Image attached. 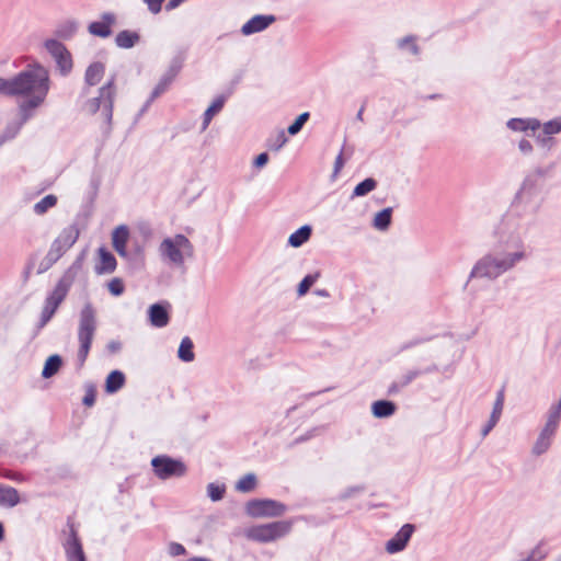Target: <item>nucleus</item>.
<instances>
[{
  "label": "nucleus",
  "mask_w": 561,
  "mask_h": 561,
  "mask_svg": "<svg viewBox=\"0 0 561 561\" xmlns=\"http://www.w3.org/2000/svg\"><path fill=\"white\" fill-rule=\"evenodd\" d=\"M169 551L173 557L183 556L186 552L185 548L178 542H172L169 547Z\"/></svg>",
  "instance_id": "obj_44"
},
{
  "label": "nucleus",
  "mask_w": 561,
  "mask_h": 561,
  "mask_svg": "<svg viewBox=\"0 0 561 561\" xmlns=\"http://www.w3.org/2000/svg\"><path fill=\"white\" fill-rule=\"evenodd\" d=\"M495 402H497V405H504V391L501 390L499 393H497V398L495 400Z\"/></svg>",
  "instance_id": "obj_52"
},
{
  "label": "nucleus",
  "mask_w": 561,
  "mask_h": 561,
  "mask_svg": "<svg viewBox=\"0 0 561 561\" xmlns=\"http://www.w3.org/2000/svg\"><path fill=\"white\" fill-rule=\"evenodd\" d=\"M128 240H129V230H128L127 226L122 225V226L116 227L113 230L112 244H113V248L115 249V251L121 256L127 255L126 247H127Z\"/></svg>",
  "instance_id": "obj_15"
},
{
  "label": "nucleus",
  "mask_w": 561,
  "mask_h": 561,
  "mask_svg": "<svg viewBox=\"0 0 561 561\" xmlns=\"http://www.w3.org/2000/svg\"><path fill=\"white\" fill-rule=\"evenodd\" d=\"M164 0H144V2L148 5V9L157 14L161 11V4Z\"/></svg>",
  "instance_id": "obj_43"
},
{
  "label": "nucleus",
  "mask_w": 561,
  "mask_h": 561,
  "mask_svg": "<svg viewBox=\"0 0 561 561\" xmlns=\"http://www.w3.org/2000/svg\"><path fill=\"white\" fill-rule=\"evenodd\" d=\"M319 276H320L319 273L305 276L298 285V288H297L298 296L306 295L308 293V290L310 289V287L317 282Z\"/></svg>",
  "instance_id": "obj_33"
},
{
  "label": "nucleus",
  "mask_w": 561,
  "mask_h": 561,
  "mask_svg": "<svg viewBox=\"0 0 561 561\" xmlns=\"http://www.w3.org/2000/svg\"><path fill=\"white\" fill-rule=\"evenodd\" d=\"M291 529V523L286 520L273 522L264 525L253 526L248 529L249 539L270 542L287 535Z\"/></svg>",
  "instance_id": "obj_5"
},
{
  "label": "nucleus",
  "mask_w": 561,
  "mask_h": 561,
  "mask_svg": "<svg viewBox=\"0 0 561 561\" xmlns=\"http://www.w3.org/2000/svg\"><path fill=\"white\" fill-rule=\"evenodd\" d=\"M49 90L48 72L41 66H32L13 78V96H28L23 108H34L45 100Z\"/></svg>",
  "instance_id": "obj_1"
},
{
  "label": "nucleus",
  "mask_w": 561,
  "mask_h": 561,
  "mask_svg": "<svg viewBox=\"0 0 561 561\" xmlns=\"http://www.w3.org/2000/svg\"><path fill=\"white\" fill-rule=\"evenodd\" d=\"M161 255L175 265H183L185 257H192L194 247L184 234L165 238L160 244Z\"/></svg>",
  "instance_id": "obj_4"
},
{
  "label": "nucleus",
  "mask_w": 561,
  "mask_h": 561,
  "mask_svg": "<svg viewBox=\"0 0 561 561\" xmlns=\"http://www.w3.org/2000/svg\"><path fill=\"white\" fill-rule=\"evenodd\" d=\"M344 165V161H343V158H342V153H340L336 159H335V163H334V173H339L341 171V169L343 168Z\"/></svg>",
  "instance_id": "obj_48"
},
{
  "label": "nucleus",
  "mask_w": 561,
  "mask_h": 561,
  "mask_svg": "<svg viewBox=\"0 0 561 561\" xmlns=\"http://www.w3.org/2000/svg\"><path fill=\"white\" fill-rule=\"evenodd\" d=\"M99 264L95 267L98 274L113 273L116 270L117 262L115 256L105 248H100L98 251Z\"/></svg>",
  "instance_id": "obj_16"
},
{
  "label": "nucleus",
  "mask_w": 561,
  "mask_h": 561,
  "mask_svg": "<svg viewBox=\"0 0 561 561\" xmlns=\"http://www.w3.org/2000/svg\"><path fill=\"white\" fill-rule=\"evenodd\" d=\"M376 185L377 182L374 179L368 178L355 186L353 196H364L375 190Z\"/></svg>",
  "instance_id": "obj_31"
},
{
  "label": "nucleus",
  "mask_w": 561,
  "mask_h": 561,
  "mask_svg": "<svg viewBox=\"0 0 561 561\" xmlns=\"http://www.w3.org/2000/svg\"><path fill=\"white\" fill-rule=\"evenodd\" d=\"M224 104H225V98L224 96H219L205 111V113H204V122H203V130H205L208 127V125L211 122L213 117L222 110Z\"/></svg>",
  "instance_id": "obj_25"
},
{
  "label": "nucleus",
  "mask_w": 561,
  "mask_h": 561,
  "mask_svg": "<svg viewBox=\"0 0 561 561\" xmlns=\"http://www.w3.org/2000/svg\"><path fill=\"white\" fill-rule=\"evenodd\" d=\"M548 556V550L543 545L536 546L528 557L523 561H542Z\"/></svg>",
  "instance_id": "obj_34"
},
{
  "label": "nucleus",
  "mask_w": 561,
  "mask_h": 561,
  "mask_svg": "<svg viewBox=\"0 0 561 561\" xmlns=\"http://www.w3.org/2000/svg\"><path fill=\"white\" fill-rule=\"evenodd\" d=\"M173 77L172 76H165L163 77L159 83L156 85V88L152 91V98H158L163 92L168 90L170 84L172 83Z\"/></svg>",
  "instance_id": "obj_38"
},
{
  "label": "nucleus",
  "mask_w": 561,
  "mask_h": 561,
  "mask_svg": "<svg viewBox=\"0 0 561 561\" xmlns=\"http://www.w3.org/2000/svg\"><path fill=\"white\" fill-rule=\"evenodd\" d=\"M79 231L71 226L61 231V233L53 242L47 259L50 264L55 263L64 253H66L77 241Z\"/></svg>",
  "instance_id": "obj_9"
},
{
  "label": "nucleus",
  "mask_w": 561,
  "mask_h": 561,
  "mask_svg": "<svg viewBox=\"0 0 561 561\" xmlns=\"http://www.w3.org/2000/svg\"><path fill=\"white\" fill-rule=\"evenodd\" d=\"M62 364L61 357L59 355H51L49 356L44 365L42 376L44 378H50L55 374L58 373Z\"/></svg>",
  "instance_id": "obj_24"
},
{
  "label": "nucleus",
  "mask_w": 561,
  "mask_h": 561,
  "mask_svg": "<svg viewBox=\"0 0 561 561\" xmlns=\"http://www.w3.org/2000/svg\"><path fill=\"white\" fill-rule=\"evenodd\" d=\"M139 41V35L131 31H122L116 35L115 42L118 47L130 48Z\"/></svg>",
  "instance_id": "obj_23"
},
{
  "label": "nucleus",
  "mask_w": 561,
  "mask_h": 561,
  "mask_svg": "<svg viewBox=\"0 0 561 561\" xmlns=\"http://www.w3.org/2000/svg\"><path fill=\"white\" fill-rule=\"evenodd\" d=\"M116 95V85L114 78L108 80L99 90V95L88 100L82 105V111L89 115H93L101 111L105 122L110 125L113 117L114 100Z\"/></svg>",
  "instance_id": "obj_3"
},
{
  "label": "nucleus",
  "mask_w": 561,
  "mask_h": 561,
  "mask_svg": "<svg viewBox=\"0 0 561 561\" xmlns=\"http://www.w3.org/2000/svg\"><path fill=\"white\" fill-rule=\"evenodd\" d=\"M65 551L68 561H85L82 545L73 528H71L70 536L65 543Z\"/></svg>",
  "instance_id": "obj_12"
},
{
  "label": "nucleus",
  "mask_w": 561,
  "mask_h": 561,
  "mask_svg": "<svg viewBox=\"0 0 561 561\" xmlns=\"http://www.w3.org/2000/svg\"><path fill=\"white\" fill-rule=\"evenodd\" d=\"M20 502L21 497L16 489L0 484V506L14 507Z\"/></svg>",
  "instance_id": "obj_17"
},
{
  "label": "nucleus",
  "mask_w": 561,
  "mask_h": 561,
  "mask_svg": "<svg viewBox=\"0 0 561 561\" xmlns=\"http://www.w3.org/2000/svg\"><path fill=\"white\" fill-rule=\"evenodd\" d=\"M519 149L525 152V153H528L531 151L533 149V146L528 141V140H525L523 139L520 142H519Z\"/></svg>",
  "instance_id": "obj_47"
},
{
  "label": "nucleus",
  "mask_w": 561,
  "mask_h": 561,
  "mask_svg": "<svg viewBox=\"0 0 561 561\" xmlns=\"http://www.w3.org/2000/svg\"><path fill=\"white\" fill-rule=\"evenodd\" d=\"M57 204V197L53 194L46 195L34 205V211L37 215H44L48 209Z\"/></svg>",
  "instance_id": "obj_28"
},
{
  "label": "nucleus",
  "mask_w": 561,
  "mask_h": 561,
  "mask_svg": "<svg viewBox=\"0 0 561 561\" xmlns=\"http://www.w3.org/2000/svg\"><path fill=\"white\" fill-rule=\"evenodd\" d=\"M391 208H385L377 213L374 218V226L379 230H385L391 222Z\"/></svg>",
  "instance_id": "obj_29"
},
{
  "label": "nucleus",
  "mask_w": 561,
  "mask_h": 561,
  "mask_svg": "<svg viewBox=\"0 0 561 561\" xmlns=\"http://www.w3.org/2000/svg\"><path fill=\"white\" fill-rule=\"evenodd\" d=\"M125 385V375L119 370H113L106 378L105 390L108 393L118 391Z\"/></svg>",
  "instance_id": "obj_22"
},
{
  "label": "nucleus",
  "mask_w": 561,
  "mask_h": 561,
  "mask_svg": "<svg viewBox=\"0 0 561 561\" xmlns=\"http://www.w3.org/2000/svg\"><path fill=\"white\" fill-rule=\"evenodd\" d=\"M4 538V528L3 525L0 523V541Z\"/></svg>",
  "instance_id": "obj_54"
},
{
  "label": "nucleus",
  "mask_w": 561,
  "mask_h": 561,
  "mask_svg": "<svg viewBox=\"0 0 561 561\" xmlns=\"http://www.w3.org/2000/svg\"><path fill=\"white\" fill-rule=\"evenodd\" d=\"M267 161H268V156H267V153L263 152L256 157L254 164L257 168H262L263 165H265L267 163Z\"/></svg>",
  "instance_id": "obj_46"
},
{
  "label": "nucleus",
  "mask_w": 561,
  "mask_h": 561,
  "mask_svg": "<svg viewBox=\"0 0 561 561\" xmlns=\"http://www.w3.org/2000/svg\"><path fill=\"white\" fill-rule=\"evenodd\" d=\"M274 21L273 15H255L243 24L241 32L244 35L257 33L268 27Z\"/></svg>",
  "instance_id": "obj_14"
},
{
  "label": "nucleus",
  "mask_w": 561,
  "mask_h": 561,
  "mask_svg": "<svg viewBox=\"0 0 561 561\" xmlns=\"http://www.w3.org/2000/svg\"><path fill=\"white\" fill-rule=\"evenodd\" d=\"M309 113L308 112H305L302 114H300L296 121L288 127V133L290 135H296L298 134L302 126L305 125V123L309 119Z\"/></svg>",
  "instance_id": "obj_36"
},
{
  "label": "nucleus",
  "mask_w": 561,
  "mask_h": 561,
  "mask_svg": "<svg viewBox=\"0 0 561 561\" xmlns=\"http://www.w3.org/2000/svg\"><path fill=\"white\" fill-rule=\"evenodd\" d=\"M284 504L274 500H254L248 503L247 511L253 517H276L284 514Z\"/></svg>",
  "instance_id": "obj_10"
},
{
  "label": "nucleus",
  "mask_w": 561,
  "mask_h": 561,
  "mask_svg": "<svg viewBox=\"0 0 561 561\" xmlns=\"http://www.w3.org/2000/svg\"><path fill=\"white\" fill-rule=\"evenodd\" d=\"M194 344L188 336L182 339L178 355L183 362H192L195 357L193 352Z\"/></svg>",
  "instance_id": "obj_27"
},
{
  "label": "nucleus",
  "mask_w": 561,
  "mask_h": 561,
  "mask_svg": "<svg viewBox=\"0 0 561 561\" xmlns=\"http://www.w3.org/2000/svg\"><path fill=\"white\" fill-rule=\"evenodd\" d=\"M60 71L62 75H67L70 72L72 68V59L71 55L68 50L64 51L61 55L55 58Z\"/></svg>",
  "instance_id": "obj_32"
},
{
  "label": "nucleus",
  "mask_w": 561,
  "mask_h": 561,
  "mask_svg": "<svg viewBox=\"0 0 561 561\" xmlns=\"http://www.w3.org/2000/svg\"><path fill=\"white\" fill-rule=\"evenodd\" d=\"M286 141H287V139L285 137L284 131H280L277 135V145L275 146V150H278L279 148H282L285 145Z\"/></svg>",
  "instance_id": "obj_49"
},
{
  "label": "nucleus",
  "mask_w": 561,
  "mask_h": 561,
  "mask_svg": "<svg viewBox=\"0 0 561 561\" xmlns=\"http://www.w3.org/2000/svg\"><path fill=\"white\" fill-rule=\"evenodd\" d=\"M543 131L546 135H556L561 131V118H556L547 122L543 125Z\"/></svg>",
  "instance_id": "obj_40"
},
{
  "label": "nucleus",
  "mask_w": 561,
  "mask_h": 561,
  "mask_svg": "<svg viewBox=\"0 0 561 561\" xmlns=\"http://www.w3.org/2000/svg\"><path fill=\"white\" fill-rule=\"evenodd\" d=\"M553 561H561V556L558 559L553 560Z\"/></svg>",
  "instance_id": "obj_55"
},
{
  "label": "nucleus",
  "mask_w": 561,
  "mask_h": 561,
  "mask_svg": "<svg viewBox=\"0 0 561 561\" xmlns=\"http://www.w3.org/2000/svg\"><path fill=\"white\" fill-rule=\"evenodd\" d=\"M70 284L66 282L65 279H60L57 285L55 286L51 294L46 298L42 314H41V323L39 328L45 327L49 320L53 318L55 312L57 311L60 304L65 300L68 291H69Z\"/></svg>",
  "instance_id": "obj_8"
},
{
  "label": "nucleus",
  "mask_w": 561,
  "mask_h": 561,
  "mask_svg": "<svg viewBox=\"0 0 561 561\" xmlns=\"http://www.w3.org/2000/svg\"><path fill=\"white\" fill-rule=\"evenodd\" d=\"M114 23V14L105 13L100 21H94L89 25V32L94 36L108 37L112 34V25Z\"/></svg>",
  "instance_id": "obj_13"
},
{
  "label": "nucleus",
  "mask_w": 561,
  "mask_h": 561,
  "mask_svg": "<svg viewBox=\"0 0 561 561\" xmlns=\"http://www.w3.org/2000/svg\"><path fill=\"white\" fill-rule=\"evenodd\" d=\"M311 236V228L309 226H302L297 231L290 234L288 239V243L294 247L298 248L301 244H304L306 241L309 240Z\"/></svg>",
  "instance_id": "obj_26"
},
{
  "label": "nucleus",
  "mask_w": 561,
  "mask_h": 561,
  "mask_svg": "<svg viewBox=\"0 0 561 561\" xmlns=\"http://www.w3.org/2000/svg\"><path fill=\"white\" fill-rule=\"evenodd\" d=\"M405 44H411L413 53L414 54L417 53V47H416V45L411 39H409V38L403 39L401 45H405Z\"/></svg>",
  "instance_id": "obj_51"
},
{
  "label": "nucleus",
  "mask_w": 561,
  "mask_h": 561,
  "mask_svg": "<svg viewBox=\"0 0 561 561\" xmlns=\"http://www.w3.org/2000/svg\"><path fill=\"white\" fill-rule=\"evenodd\" d=\"M95 330V311L91 304H87L80 312L78 328L79 348L77 356L80 366H83L88 358Z\"/></svg>",
  "instance_id": "obj_2"
},
{
  "label": "nucleus",
  "mask_w": 561,
  "mask_h": 561,
  "mask_svg": "<svg viewBox=\"0 0 561 561\" xmlns=\"http://www.w3.org/2000/svg\"><path fill=\"white\" fill-rule=\"evenodd\" d=\"M371 411L376 417H388L396 412V404L391 401L379 400L373 403Z\"/></svg>",
  "instance_id": "obj_20"
},
{
  "label": "nucleus",
  "mask_w": 561,
  "mask_h": 561,
  "mask_svg": "<svg viewBox=\"0 0 561 561\" xmlns=\"http://www.w3.org/2000/svg\"><path fill=\"white\" fill-rule=\"evenodd\" d=\"M502 410H503V405L499 407L497 402H495L494 403V408H493V412H492L491 417H490V421H489L486 427L483 431V435H486L492 430V427L496 424V422L499 421L500 415L502 413Z\"/></svg>",
  "instance_id": "obj_39"
},
{
  "label": "nucleus",
  "mask_w": 561,
  "mask_h": 561,
  "mask_svg": "<svg viewBox=\"0 0 561 561\" xmlns=\"http://www.w3.org/2000/svg\"><path fill=\"white\" fill-rule=\"evenodd\" d=\"M107 288L113 296H119L124 293L125 285L122 278L114 277L108 282Z\"/></svg>",
  "instance_id": "obj_37"
},
{
  "label": "nucleus",
  "mask_w": 561,
  "mask_h": 561,
  "mask_svg": "<svg viewBox=\"0 0 561 561\" xmlns=\"http://www.w3.org/2000/svg\"><path fill=\"white\" fill-rule=\"evenodd\" d=\"M256 486V477L253 473L243 476L236 485V489L240 492H251Z\"/></svg>",
  "instance_id": "obj_30"
},
{
  "label": "nucleus",
  "mask_w": 561,
  "mask_h": 561,
  "mask_svg": "<svg viewBox=\"0 0 561 561\" xmlns=\"http://www.w3.org/2000/svg\"><path fill=\"white\" fill-rule=\"evenodd\" d=\"M414 533V526L412 524H404L400 530L388 540L386 550L389 553H396L403 550Z\"/></svg>",
  "instance_id": "obj_11"
},
{
  "label": "nucleus",
  "mask_w": 561,
  "mask_h": 561,
  "mask_svg": "<svg viewBox=\"0 0 561 561\" xmlns=\"http://www.w3.org/2000/svg\"><path fill=\"white\" fill-rule=\"evenodd\" d=\"M121 347V344L118 342H112L110 343L108 345V348L112 351V352H116L118 351Z\"/></svg>",
  "instance_id": "obj_53"
},
{
  "label": "nucleus",
  "mask_w": 561,
  "mask_h": 561,
  "mask_svg": "<svg viewBox=\"0 0 561 561\" xmlns=\"http://www.w3.org/2000/svg\"><path fill=\"white\" fill-rule=\"evenodd\" d=\"M507 126L515 131H526L528 129L536 130L540 127V122L538 119H523V118H512L508 121Z\"/></svg>",
  "instance_id": "obj_21"
},
{
  "label": "nucleus",
  "mask_w": 561,
  "mask_h": 561,
  "mask_svg": "<svg viewBox=\"0 0 561 561\" xmlns=\"http://www.w3.org/2000/svg\"><path fill=\"white\" fill-rule=\"evenodd\" d=\"M95 390L94 389H89L85 393V396L83 397V404L87 405V407H92L95 402Z\"/></svg>",
  "instance_id": "obj_45"
},
{
  "label": "nucleus",
  "mask_w": 561,
  "mask_h": 561,
  "mask_svg": "<svg viewBox=\"0 0 561 561\" xmlns=\"http://www.w3.org/2000/svg\"><path fill=\"white\" fill-rule=\"evenodd\" d=\"M0 93L4 95L13 96V78L3 79L0 78Z\"/></svg>",
  "instance_id": "obj_42"
},
{
  "label": "nucleus",
  "mask_w": 561,
  "mask_h": 561,
  "mask_svg": "<svg viewBox=\"0 0 561 561\" xmlns=\"http://www.w3.org/2000/svg\"><path fill=\"white\" fill-rule=\"evenodd\" d=\"M149 319L153 327L163 328L169 323V314L164 307L154 304L149 309Z\"/></svg>",
  "instance_id": "obj_18"
},
{
  "label": "nucleus",
  "mask_w": 561,
  "mask_h": 561,
  "mask_svg": "<svg viewBox=\"0 0 561 561\" xmlns=\"http://www.w3.org/2000/svg\"><path fill=\"white\" fill-rule=\"evenodd\" d=\"M45 47L54 58L67 50V48L61 43L55 39L47 41L45 43Z\"/></svg>",
  "instance_id": "obj_35"
},
{
  "label": "nucleus",
  "mask_w": 561,
  "mask_h": 561,
  "mask_svg": "<svg viewBox=\"0 0 561 561\" xmlns=\"http://www.w3.org/2000/svg\"><path fill=\"white\" fill-rule=\"evenodd\" d=\"M185 0H169V2L165 5L167 10H173L178 8L181 3H183Z\"/></svg>",
  "instance_id": "obj_50"
},
{
  "label": "nucleus",
  "mask_w": 561,
  "mask_h": 561,
  "mask_svg": "<svg viewBox=\"0 0 561 561\" xmlns=\"http://www.w3.org/2000/svg\"><path fill=\"white\" fill-rule=\"evenodd\" d=\"M153 473L160 480L180 478L186 474V465L167 455H159L151 459Z\"/></svg>",
  "instance_id": "obj_6"
},
{
  "label": "nucleus",
  "mask_w": 561,
  "mask_h": 561,
  "mask_svg": "<svg viewBox=\"0 0 561 561\" xmlns=\"http://www.w3.org/2000/svg\"><path fill=\"white\" fill-rule=\"evenodd\" d=\"M207 492H208L209 497L213 501H218V500H220L224 496L225 488L220 486V485H217V484H214V483H210L207 486Z\"/></svg>",
  "instance_id": "obj_41"
},
{
  "label": "nucleus",
  "mask_w": 561,
  "mask_h": 561,
  "mask_svg": "<svg viewBox=\"0 0 561 561\" xmlns=\"http://www.w3.org/2000/svg\"><path fill=\"white\" fill-rule=\"evenodd\" d=\"M105 72V66L102 62L91 64L84 75V81L89 87L96 85L103 78Z\"/></svg>",
  "instance_id": "obj_19"
},
{
  "label": "nucleus",
  "mask_w": 561,
  "mask_h": 561,
  "mask_svg": "<svg viewBox=\"0 0 561 561\" xmlns=\"http://www.w3.org/2000/svg\"><path fill=\"white\" fill-rule=\"evenodd\" d=\"M522 257V252L510 254L507 257L503 260L485 257L477 264V266L473 270V274L478 276L496 277L501 273L511 268Z\"/></svg>",
  "instance_id": "obj_7"
}]
</instances>
